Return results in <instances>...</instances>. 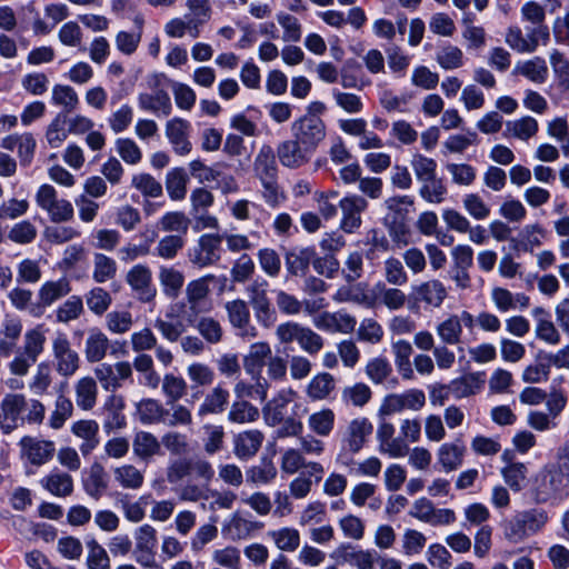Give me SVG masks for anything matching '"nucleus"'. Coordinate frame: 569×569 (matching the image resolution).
I'll list each match as a JSON object with an SVG mask.
<instances>
[{
	"mask_svg": "<svg viewBox=\"0 0 569 569\" xmlns=\"http://www.w3.org/2000/svg\"><path fill=\"white\" fill-rule=\"evenodd\" d=\"M548 520V513L542 509H530L517 512L510 519L503 521V537L512 543L521 542L526 538L540 531Z\"/></svg>",
	"mask_w": 569,
	"mask_h": 569,
	"instance_id": "f257e3e1",
	"label": "nucleus"
},
{
	"mask_svg": "<svg viewBox=\"0 0 569 569\" xmlns=\"http://www.w3.org/2000/svg\"><path fill=\"white\" fill-rule=\"evenodd\" d=\"M47 331L48 329L43 325H38L24 332L22 351L9 365L11 373L16 376H26L28 373L29 369L44 351Z\"/></svg>",
	"mask_w": 569,
	"mask_h": 569,
	"instance_id": "f03ea898",
	"label": "nucleus"
},
{
	"mask_svg": "<svg viewBox=\"0 0 569 569\" xmlns=\"http://www.w3.org/2000/svg\"><path fill=\"white\" fill-rule=\"evenodd\" d=\"M276 337L283 345L296 341L301 350L310 356L318 355L325 346V340L319 333L295 321L279 325Z\"/></svg>",
	"mask_w": 569,
	"mask_h": 569,
	"instance_id": "7ed1b4c3",
	"label": "nucleus"
},
{
	"mask_svg": "<svg viewBox=\"0 0 569 569\" xmlns=\"http://www.w3.org/2000/svg\"><path fill=\"white\" fill-rule=\"evenodd\" d=\"M34 200L53 223L68 222L74 216L72 203L67 199L59 198L57 190L51 184H41L36 192Z\"/></svg>",
	"mask_w": 569,
	"mask_h": 569,
	"instance_id": "20e7f679",
	"label": "nucleus"
},
{
	"mask_svg": "<svg viewBox=\"0 0 569 569\" xmlns=\"http://www.w3.org/2000/svg\"><path fill=\"white\" fill-rule=\"evenodd\" d=\"M291 134L299 144L315 153L326 138V123L316 114L307 113L291 123Z\"/></svg>",
	"mask_w": 569,
	"mask_h": 569,
	"instance_id": "39448f33",
	"label": "nucleus"
},
{
	"mask_svg": "<svg viewBox=\"0 0 569 569\" xmlns=\"http://www.w3.org/2000/svg\"><path fill=\"white\" fill-rule=\"evenodd\" d=\"M216 277L206 274L198 279L191 280L186 287V305H183V319L187 323H194L197 317L208 311L206 307L210 293V283Z\"/></svg>",
	"mask_w": 569,
	"mask_h": 569,
	"instance_id": "423d86ee",
	"label": "nucleus"
},
{
	"mask_svg": "<svg viewBox=\"0 0 569 569\" xmlns=\"http://www.w3.org/2000/svg\"><path fill=\"white\" fill-rule=\"evenodd\" d=\"M51 353L56 372L64 378L72 377L80 368L81 359L71 346L67 333L58 331L51 339Z\"/></svg>",
	"mask_w": 569,
	"mask_h": 569,
	"instance_id": "0eeeda50",
	"label": "nucleus"
},
{
	"mask_svg": "<svg viewBox=\"0 0 569 569\" xmlns=\"http://www.w3.org/2000/svg\"><path fill=\"white\" fill-rule=\"evenodd\" d=\"M550 33L545 28H528L526 34L518 26H510L505 33V42L518 53H533L539 46H547Z\"/></svg>",
	"mask_w": 569,
	"mask_h": 569,
	"instance_id": "6e6552de",
	"label": "nucleus"
},
{
	"mask_svg": "<svg viewBox=\"0 0 569 569\" xmlns=\"http://www.w3.org/2000/svg\"><path fill=\"white\" fill-rule=\"evenodd\" d=\"M224 310L228 321L234 330V335L242 340H253L259 331L251 321V313L248 303L242 299H233L226 302Z\"/></svg>",
	"mask_w": 569,
	"mask_h": 569,
	"instance_id": "1a4fd4ad",
	"label": "nucleus"
},
{
	"mask_svg": "<svg viewBox=\"0 0 569 569\" xmlns=\"http://www.w3.org/2000/svg\"><path fill=\"white\" fill-rule=\"evenodd\" d=\"M413 198L410 196H395L385 200L387 213L383 218L393 240L399 241L406 234V219L408 208L413 206Z\"/></svg>",
	"mask_w": 569,
	"mask_h": 569,
	"instance_id": "9d476101",
	"label": "nucleus"
},
{
	"mask_svg": "<svg viewBox=\"0 0 569 569\" xmlns=\"http://www.w3.org/2000/svg\"><path fill=\"white\" fill-rule=\"evenodd\" d=\"M27 409V398L22 393H7L0 401V430L10 435L24 423L22 416Z\"/></svg>",
	"mask_w": 569,
	"mask_h": 569,
	"instance_id": "9b49d317",
	"label": "nucleus"
},
{
	"mask_svg": "<svg viewBox=\"0 0 569 569\" xmlns=\"http://www.w3.org/2000/svg\"><path fill=\"white\" fill-rule=\"evenodd\" d=\"M21 459L33 467H41L54 457L56 445L52 440L24 436L19 441Z\"/></svg>",
	"mask_w": 569,
	"mask_h": 569,
	"instance_id": "f8f14e48",
	"label": "nucleus"
},
{
	"mask_svg": "<svg viewBox=\"0 0 569 569\" xmlns=\"http://www.w3.org/2000/svg\"><path fill=\"white\" fill-rule=\"evenodd\" d=\"M426 405V395L420 389H409L401 393L388 395L379 409L380 415L391 416L403 410L419 411Z\"/></svg>",
	"mask_w": 569,
	"mask_h": 569,
	"instance_id": "ddd939ff",
	"label": "nucleus"
},
{
	"mask_svg": "<svg viewBox=\"0 0 569 569\" xmlns=\"http://www.w3.org/2000/svg\"><path fill=\"white\" fill-rule=\"evenodd\" d=\"M568 492L569 481L555 467L545 468L536 489L537 500L547 502L550 499H562Z\"/></svg>",
	"mask_w": 569,
	"mask_h": 569,
	"instance_id": "4468645a",
	"label": "nucleus"
},
{
	"mask_svg": "<svg viewBox=\"0 0 569 569\" xmlns=\"http://www.w3.org/2000/svg\"><path fill=\"white\" fill-rule=\"evenodd\" d=\"M223 237L206 233L200 236L197 244L189 252L192 264L204 268L216 263L220 259V244Z\"/></svg>",
	"mask_w": 569,
	"mask_h": 569,
	"instance_id": "2eb2a0df",
	"label": "nucleus"
},
{
	"mask_svg": "<svg viewBox=\"0 0 569 569\" xmlns=\"http://www.w3.org/2000/svg\"><path fill=\"white\" fill-rule=\"evenodd\" d=\"M341 210L340 228L352 233L360 228L362 220L361 214L368 208V201L359 194H349L339 201Z\"/></svg>",
	"mask_w": 569,
	"mask_h": 569,
	"instance_id": "dca6fc26",
	"label": "nucleus"
},
{
	"mask_svg": "<svg viewBox=\"0 0 569 569\" xmlns=\"http://www.w3.org/2000/svg\"><path fill=\"white\" fill-rule=\"evenodd\" d=\"M312 323L318 330L325 332L347 335L355 330L357 320L343 310L336 312L323 311L313 317Z\"/></svg>",
	"mask_w": 569,
	"mask_h": 569,
	"instance_id": "f3484780",
	"label": "nucleus"
},
{
	"mask_svg": "<svg viewBox=\"0 0 569 569\" xmlns=\"http://www.w3.org/2000/svg\"><path fill=\"white\" fill-rule=\"evenodd\" d=\"M126 280L140 301L150 302L154 299L157 289L152 284V273L149 267L144 264L133 266L128 271Z\"/></svg>",
	"mask_w": 569,
	"mask_h": 569,
	"instance_id": "a211bd4d",
	"label": "nucleus"
},
{
	"mask_svg": "<svg viewBox=\"0 0 569 569\" xmlns=\"http://www.w3.org/2000/svg\"><path fill=\"white\" fill-rule=\"evenodd\" d=\"M191 124L188 120L176 117L166 123V137L173 151L179 156H187L192 150L189 139Z\"/></svg>",
	"mask_w": 569,
	"mask_h": 569,
	"instance_id": "6ab92c4d",
	"label": "nucleus"
},
{
	"mask_svg": "<svg viewBox=\"0 0 569 569\" xmlns=\"http://www.w3.org/2000/svg\"><path fill=\"white\" fill-rule=\"evenodd\" d=\"M446 298L447 289L438 279L423 281L411 288L410 299L416 303H425L433 308H439Z\"/></svg>",
	"mask_w": 569,
	"mask_h": 569,
	"instance_id": "aec40b11",
	"label": "nucleus"
},
{
	"mask_svg": "<svg viewBox=\"0 0 569 569\" xmlns=\"http://www.w3.org/2000/svg\"><path fill=\"white\" fill-rule=\"evenodd\" d=\"M297 392L291 389H281L272 399L266 402L262 408L264 422L270 427H276L283 421L287 413V407L296 398Z\"/></svg>",
	"mask_w": 569,
	"mask_h": 569,
	"instance_id": "412c9836",
	"label": "nucleus"
},
{
	"mask_svg": "<svg viewBox=\"0 0 569 569\" xmlns=\"http://www.w3.org/2000/svg\"><path fill=\"white\" fill-rule=\"evenodd\" d=\"M313 153L299 144L293 138L282 141L277 147V157L280 163L289 169H298L307 164Z\"/></svg>",
	"mask_w": 569,
	"mask_h": 569,
	"instance_id": "4be33fe9",
	"label": "nucleus"
},
{
	"mask_svg": "<svg viewBox=\"0 0 569 569\" xmlns=\"http://www.w3.org/2000/svg\"><path fill=\"white\" fill-rule=\"evenodd\" d=\"M372 431L373 426L368 418H356L348 423L341 443L350 451H360Z\"/></svg>",
	"mask_w": 569,
	"mask_h": 569,
	"instance_id": "5701e85b",
	"label": "nucleus"
},
{
	"mask_svg": "<svg viewBox=\"0 0 569 569\" xmlns=\"http://www.w3.org/2000/svg\"><path fill=\"white\" fill-rule=\"evenodd\" d=\"M22 332V322L16 316L7 315L0 325V357H10Z\"/></svg>",
	"mask_w": 569,
	"mask_h": 569,
	"instance_id": "b1692460",
	"label": "nucleus"
},
{
	"mask_svg": "<svg viewBox=\"0 0 569 569\" xmlns=\"http://www.w3.org/2000/svg\"><path fill=\"white\" fill-rule=\"evenodd\" d=\"M485 372H469L448 383V391L455 399L471 397L483 388L486 381Z\"/></svg>",
	"mask_w": 569,
	"mask_h": 569,
	"instance_id": "393cba45",
	"label": "nucleus"
},
{
	"mask_svg": "<svg viewBox=\"0 0 569 569\" xmlns=\"http://www.w3.org/2000/svg\"><path fill=\"white\" fill-rule=\"evenodd\" d=\"M40 486L58 498L69 497L73 492V478L70 473L54 467L40 480Z\"/></svg>",
	"mask_w": 569,
	"mask_h": 569,
	"instance_id": "a878e982",
	"label": "nucleus"
},
{
	"mask_svg": "<svg viewBox=\"0 0 569 569\" xmlns=\"http://www.w3.org/2000/svg\"><path fill=\"white\" fill-rule=\"evenodd\" d=\"M110 340L99 328H91L84 341V357L89 363L101 362L108 355Z\"/></svg>",
	"mask_w": 569,
	"mask_h": 569,
	"instance_id": "bb28decb",
	"label": "nucleus"
},
{
	"mask_svg": "<svg viewBox=\"0 0 569 569\" xmlns=\"http://www.w3.org/2000/svg\"><path fill=\"white\" fill-rule=\"evenodd\" d=\"M512 74L523 77L532 83L542 84L548 79L549 70L546 60L536 56L527 60L518 61L515 64Z\"/></svg>",
	"mask_w": 569,
	"mask_h": 569,
	"instance_id": "cd10ccee",
	"label": "nucleus"
},
{
	"mask_svg": "<svg viewBox=\"0 0 569 569\" xmlns=\"http://www.w3.org/2000/svg\"><path fill=\"white\" fill-rule=\"evenodd\" d=\"M71 432L82 440L79 446L82 456H89L99 445V425L94 420H79L72 423Z\"/></svg>",
	"mask_w": 569,
	"mask_h": 569,
	"instance_id": "c85d7f7f",
	"label": "nucleus"
},
{
	"mask_svg": "<svg viewBox=\"0 0 569 569\" xmlns=\"http://www.w3.org/2000/svg\"><path fill=\"white\" fill-rule=\"evenodd\" d=\"M230 392L221 383L213 387L203 398L198 407L197 415L206 417L209 415L222 413L229 405Z\"/></svg>",
	"mask_w": 569,
	"mask_h": 569,
	"instance_id": "c756f323",
	"label": "nucleus"
},
{
	"mask_svg": "<svg viewBox=\"0 0 569 569\" xmlns=\"http://www.w3.org/2000/svg\"><path fill=\"white\" fill-rule=\"evenodd\" d=\"M316 256L313 248H292L284 254V264L289 274L295 277L306 276L309 266Z\"/></svg>",
	"mask_w": 569,
	"mask_h": 569,
	"instance_id": "7c9ffc66",
	"label": "nucleus"
},
{
	"mask_svg": "<svg viewBox=\"0 0 569 569\" xmlns=\"http://www.w3.org/2000/svg\"><path fill=\"white\" fill-rule=\"evenodd\" d=\"M263 439V433L257 429L240 432L233 438V452L239 459H249L259 451Z\"/></svg>",
	"mask_w": 569,
	"mask_h": 569,
	"instance_id": "2f4dec72",
	"label": "nucleus"
},
{
	"mask_svg": "<svg viewBox=\"0 0 569 569\" xmlns=\"http://www.w3.org/2000/svg\"><path fill=\"white\" fill-rule=\"evenodd\" d=\"M466 446L460 441L442 443L437 451V462L446 472L457 470L462 466Z\"/></svg>",
	"mask_w": 569,
	"mask_h": 569,
	"instance_id": "473e14b6",
	"label": "nucleus"
},
{
	"mask_svg": "<svg viewBox=\"0 0 569 569\" xmlns=\"http://www.w3.org/2000/svg\"><path fill=\"white\" fill-rule=\"evenodd\" d=\"M44 16L51 20L50 23L41 18H36L32 24V30L36 34H48L61 21L68 18L69 9L63 3H50L44 7Z\"/></svg>",
	"mask_w": 569,
	"mask_h": 569,
	"instance_id": "72a5a7b5",
	"label": "nucleus"
},
{
	"mask_svg": "<svg viewBox=\"0 0 569 569\" xmlns=\"http://www.w3.org/2000/svg\"><path fill=\"white\" fill-rule=\"evenodd\" d=\"M138 104L140 109L152 112L157 116L167 117L172 110L171 99L163 90H158L154 93L139 94Z\"/></svg>",
	"mask_w": 569,
	"mask_h": 569,
	"instance_id": "f704fd0d",
	"label": "nucleus"
},
{
	"mask_svg": "<svg viewBox=\"0 0 569 569\" xmlns=\"http://www.w3.org/2000/svg\"><path fill=\"white\" fill-rule=\"evenodd\" d=\"M272 357V350L268 342L259 341L250 346L248 353L243 357V367L249 375H259L266 360Z\"/></svg>",
	"mask_w": 569,
	"mask_h": 569,
	"instance_id": "c9c22d12",
	"label": "nucleus"
},
{
	"mask_svg": "<svg viewBox=\"0 0 569 569\" xmlns=\"http://www.w3.org/2000/svg\"><path fill=\"white\" fill-rule=\"evenodd\" d=\"M253 171L258 179L278 177L276 154L271 146L262 144L253 161Z\"/></svg>",
	"mask_w": 569,
	"mask_h": 569,
	"instance_id": "e433bc0d",
	"label": "nucleus"
},
{
	"mask_svg": "<svg viewBox=\"0 0 569 569\" xmlns=\"http://www.w3.org/2000/svg\"><path fill=\"white\" fill-rule=\"evenodd\" d=\"M262 528V522L236 513L230 519L227 531L233 540H246L256 536Z\"/></svg>",
	"mask_w": 569,
	"mask_h": 569,
	"instance_id": "4c0bfd02",
	"label": "nucleus"
},
{
	"mask_svg": "<svg viewBox=\"0 0 569 569\" xmlns=\"http://www.w3.org/2000/svg\"><path fill=\"white\" fill-rule=\"evenodd\" d=\"M132 450L140 460L148 461L160 453L161 443L151 432L139 431L133 438Z\"/></svg>",
	"mask_w": 569,
	"mask_h": 569,
	"instance_id": "58836bf2",
	"label": "nucleus"
},
{
	"mask_svg": "<svg viewBox=\"0 0 569 569\" xmlns=\"http://www.w3.org/2000/svg\"><path fill=\"white\" fill-rule=\"evenodd\" d=\"M71 291L70 281L67 278H60L54 281H46L38 291L40 305L49 307L57 300L68 296Z\"/></svg>",
	"mask_w": 569,
	"mask_h": 569,
	"instance_id": "ea45409f",
	"label": "nucleus"
},
{
	"mask_svg": "<svg viewBox=\"0 0 569 569\" xmlns=\"http://www.w3.org/2000/svg\"><path fill=\"white\" fill-rule=\"evenodd\" d=\"M436 333L443 345L455 346L461 342L463 329L458 315H449L436 326Z\"/></svg>",
	"mask_w": 569,
	"mask_h": 569,
	"instance_id": "a19ab883",
	"label": "nucleus"
},
{
	"mask_svg": "<svg viewBox=\"0 0 569 569\" xmlns=\"http://www.w3.org/2000/svg\"><path fill=\"white\" fill-rule=\"evenodd\" d=\"M117 262L113 258L101 252L92 256V279L97 283H106L117 276Z\"/></svg>",
	"mask_w": 569,
	"mask_h": 569,
	"instance_id": "79ce46f5",
	"label": "nucleus"
},
{
	"mask_svg": "<svg viewBox=\"0 0 569 569\" xmlns=\"http://www.w3.org/2000/svg\"><path fill=\"white\" fill-rule=\"evenodd\" d=\"M158 277L162 292L169 298H177L184 283L183 273L173 267L162 266L159 268Z\"/></svg>",
	"mask_w": 569,
	"mask_h": 569,
	"instance_id": "37998d69",
	"label": "nucleus"
},
{
	"mask_svg": "<svg viewBox=\"0 0 569 569\" xmlns=\"http://www.w3.org/2000/svg\"><path fill=\"white\" fill-rule=\"evenodd\" d=\"M531 313L537 321L536 336L548 343L557 345L560 336L550 321V313L542 307L533 308Z\"/></svg>",
	"mask_w": 569,
	"mask_h": 569,
	"instance_id": "c03bdc74",
	"label": "nucleus"
},
{
	"mask_svg": "<svg viewBox=\"0 0 569 569\" xmlns=\"http://www.w3.org/2000/svg\"><path fill=\"white\" fill-rule=\"evenodd\" d=\"M267 536L273 541L274 546L283 552H293L300 546V532L292 527H282L270 530Z\"/></svg>",
	"mask_w": 569,
	"mask_h": 569,
	"instance_id": "a18cd8bd",
	"label": "nucleus"
},
{
	"mask_svg": "<svg viewBox=\"0 0 569 569\" xmlns=\"http://www.w3.org/2000/svg\"><path fill=\"white\" fill-rule=\"evenodd\" d=\"M269 388L270 385L268 379L262 378L259 373L254 383H249L244 380H239L234 385L233 392L239 399L244 400V398H251L264 401L267 399Z\"/></svg>",
	"mask_w": 569,
	"mask_h": 569,
	"instance_id": "49530a36",
	"label": "nucleus"
},
{
	"mask_svg": "<svg viewBox=\"0 0 569 569\" xmlns=\"http://www.w3.org/2000/svg\"><path fill=\"white\" fill-rule=\"evenodd\" d=\"M70 131L68 128V116L63 112H58L46 130V141L50 148H60L68 139Z\"/></svg>",
	"mask_w": 569,
	"mask_h": 569,
	"instance_id": "de8ad7c7",
	"label": "nucleus"
},
{
	"mask_svg": "<svg viewBox=\"0 0 569 569\" xmlns=\"http://www.w3.org/2000/svg\"><path fill=\"white\" fill-rule=\"evenodd\" d=\"M77 406L83 410H90L97 402L98 388L96 379L82 377L74 386Z\"/></svg>",
	"mask_w": 569,
	"mask_h": 569,
	"instance_id": "09e8293b",
	"label": "nucleus"
},
{
	"mask_svg": "<svg viewBox=\"0 0 569 569\" xmlns=\"http://www.w3.org/2000/svg\"><path fill=\"white\" fill-rule=\"evenodd\" d=\"M189 326L197 329L201 338L210 343L218 345L223 339V328L221 323L213 317H197L194 323H188Z\"/></svg>",
	"mask_w": 569,
	"mask_h": 569,
	"instance_id": "8fccbe9b",
	"label": "nucleus"
},
{
	"mask_svg": "<svg viewBox=\"0 0 569 569\" xmlns=\"http://www.w3.org/2000/svg\"><path fill=\"white\" fill-rule=\"evenodd\" d=\"M336 389V379L328 372H321L309 381L306 393L311 400L327 399Z\"/></svg>",
	"mask_w": 569,
	"mask_h": 569,
	"instance_id": "3c124183",
	"label": "nucleus"
},
{
	"mask_svg": "<svg viewBox=\"0 0 569 569\" xmlns=\"http://www.w3.org/2000/svg\"><path fill=\"white\" fill-rule=\"evenodd\" d=\"M51 103L62 108V112L68 114L73 112L79 103L77 91L68 84H54L51 92Z\"/></svg>",
	"mask_w": 569,
	"mask_h": 569,
	"instance_id": "603ef678",
	"label": "nucleus"
},
{
	"mask_svg": "<svg viewBox=\"0 0 569 569\" xmlns=\"http://www.w3.org/2000/svg\"><path fill=\"white\" fill-rule=\"evenodd\" d=\"M139 420L144 425L163 423L166 408L157 399H142L137 403Z\"/></svg>",
	"mask_w": 569,
	"mask_h": 569,
	"instance_id": "864d4df0",
	"label": "nucleus"
},
{
	"mask_svg": "<svg viewBox=\"0 0 569 569\" xmlns=\"http://www.w3.org/2000/svg\"><path fill=\"white\" fill-rule=\"evenodd\" d=\"M116 482L124 488L138 490L142 487L144 481L143 472L133 465H122L113 470Z\"/></svg>",
	"mask_w": 569,
	"mask_h": 569,
	"instance_id": "5fc2aeb1",
	"label": "nucleus"
},
{
	"mask_svg": "<svg viewBox=\"0 0 569 569\" xmlns=\"http://www.w3.org/2000/svg\"><path fill=\"white\" fill-rule=\"evenodd\" d=\"M259 409L249 401L240 399L234 401L228 412V420L232 423H250L259 419Z\"/></svg>",
	"mask_w": 569,
	"mask_h": 569,
	"instance_id": "6e6d98bb",
	"label": "nucleus"
},
{
	"mask_svg": "<svg viewBox=\"0 0 569 569\" xmlns=\"http://www.w3.org/2000/svg\"><path fill=\"white\" fill-rule=\"evenodd\" d=\"M335 421V412L329 408H325L309 416L308 427L316 435L328 437L333 430Z\"/></svg>",
	"mask_w": 569,
	"mask_h": 569,
	"instance_id": "4d7b16f0",
	"label": "nucleus"
},
{
	"mask_svg": "<svg viewBox=\"0 0 569 569\" xmlns=\"http://www.w3.org/2000/svg\"><path fill=\"white\" fill-rule=\"evenodd\" d=\"M436 61L445 70H455L465 64V54L462 50L451 43H447L436 52Z\"/></svg>",
	"mask_w": 569,
	"mask_h": 569,
	"instance_id": "13d9d810",
	"label": "nucleus"
},
{
	"mask_svg": "<svg viewBox=\"0 0 569 569\" xmlns=\"http://www.w3.org/2000/svg\"><path fill=\"white\" fill-rule=\"evenodd\" d=\"M188 174L183 168H173L166 176V189L172 200H182L187 193Z\"/></svg>",
	"mask_w": 569,
	"mask_h": 569,
	"instance_id": "bf43d9fd",
	"label": "nucleus"
},
{
	"mask_svg": "<svg viewBox=\"0 0 569 569\" xmlns=\"http://www.w3.org/2000/svg\"><path fill=\"white\" fill-rule=\"evenodd\" d=\"M410 167L416 176V179L421 181L432 180L437 177V162L435 159L416 152L410 159Z\"/></svg>",
	"mask_w": 569,
	"mask_h": 569,
	"instance_id": "052dcab7",
	"label": "nucleus"
},
{
	"mask_svg": "<svg viewBox=\"0 0 569 569\" xmlns=\"http://www.w3.org/2000/svg\"><path fill=\"white\" fill-rule=\"evenodd\" d=\"M189 224V218L181 211L167 212L160 218L158 222V226L162 231L177 232L183 238L188 232Z\"/></svg>",
	"mask_w": 569,
	"mask_h": 569,
	"instance_id": "680f3d73",
	"label": "nucleus"
},
{
	"mask_svg": "<svg viewBox=\"0 0 569 569\" xmlns=\"http://www.w3.org/2000/svg\"><path fill=\"white\" fill-rule=\"evenodd\" d=\"M365 371L371 382L381 385L392 375V366L387 358L379 356L367 362Z\"/></svg>",
	"mask_w": 569,
	"mask_h": 569,
	"instance_id": "e2e57ef3",
	"label": "nucleus"
},
{
	"mask_svg": "<svg viewBox=\"0 0 569 569\" xmlns=\"http://www.w3.org/2000/svg\"><path fill=\"white\" fill-rule=\"evenodd\" d=\"M419 196L428 203L439 204L445 201L448 193L443 181L437 177L432 180L421 181Z\"/></svg>",
	"mask_w": 569,
	"mask_h": 569,
	"instance_id": "0e129e2a",
	"label": "nucleus"
},
{
	"mask_svg": "<svg viewBox=\"0 0 569 569\" xmlns=\"http://www.w3.org/2000/svg\"><path fill=\"white\" fill-rule=\"evenodd\" d=\"M538 129V121L530 116L507 122V132L512 137L523 141L529 140L531 137L536 136Z\"/></svg>",
	"mask_w": 569,
	"mask_h": 569,
	"instance_id": "69168bd1",
	"label": "nucleus"
},
{
	"mask_svg": "<svg viewBox=\"0 0 569 569\" xmlns=\"http://www.w3.org/2000/svg\"><path fill=\"white\" fill-rule=\"evenodd\" d=\"M86 303L96 316H102L111 306V295L101 287H94L86 293Z\"/></svg>",
	"mask_w": 569,
	"mask_h": 569,
	"instance_id": "338daca9",
	"label": "nucleus"
},
{
	"mask_svg": "<svg viewBox=\"0 0 569 569\" xmlns=\"http://www.w3.org/2000/svg\"><path fill=\"white\" fill-rule=\"evenodd\" d=\"M383 276L389 284L398 287L407 284L409 280L403 263L396 257H389L383 261Z\"/></svg>",
	"mask_w": 569,
	"mask_h": 569,
	"instance_id": "774afa93",
	"label": "nucleus"
}]
</instances>
